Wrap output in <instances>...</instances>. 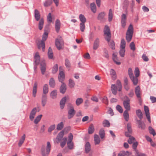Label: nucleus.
Masks as SVG:
<instances>
[{"label":"nucleus","mask_w":156,"mask_h":156,"mask_svg":"<svg viewBox=\"0 0 156 156\" xmlns=\"http://www.w3.org/2000/svg\"><path fill=\"white\" fill-rule=\"evenodd\" d=\"M51 145L49 142H47V145L45 149L44 146H42L41 148V152L42 156H48L50 151Z\"/></svg>","instance_id":"1"},{"label":"nucleus","mask_w":156,"mask_h":156,"mask_svg":"<svg viewBox=\"0 0 156 156\" xmlns=\"http://www.w3.org/2000/svg\"><path fill=\"white\" fill-rule=\"evenodd\" d=\"M133 33V26L130 24L129 27L128 29L126 34V39L128 42H129L131 40Z\"/></svg>","instance_id":"2"},{"label":"nucleus","mask_w":156,"mask_h":156,"mask_svg":"<svg viewBox=\"0 0 156 156\" xmlns=\"http://www.w3.org/2000/svg\"><path fill=\"white\" fill-rule=\"evenodd\" d=\"M48 33L45 31L42 35V40L38 45V48H40L41 47L42 48L43 51H44L45 48V43L44 41L47 39L48 37Z\"/></svg>","instance_id":"3"},{"label":"nucleus","mask_w":156,"mask_h":156,"mask_svg":"<svg viewBox=\"0 0 156 156\" xmlns=\"http://www.w3.org/2000/svg\"><path fill=\"white\" fill-rule=\"evenodd\" d=\"M104 32V34L105 35V38L108 41L110 40L111 34L110 28L107 25L105 26Z\"/></svg>","instance_id":"4"},{"label":"nucleus","mask_w":156,"mask_h":156,"mask_svg":"<svg viewBox=\"0 0 156 156\" xmlns=\"http://www.w3.org/2000/svg\"><path fill=\"white\" fill-rule=\"evenodd\" d=\"M128 74L129 77L133 82V83L134 85H136L138 83V79L137 77H134V75L132 73V69H129Z\"/></svg>","instance_id":"5"},{"label":"nucleus","mask_w":156,"mask_h":156,"mask_svg":"<svg viewBox=\"0 0 156 156\" xmlns=\"http://www.w3.org/2000/svg\"><path fill=\"white\" fill-rule=\"evenodd\" d=\"M55 45L58 50H60L63 47V41L62 38L59 37L55 40Z\"/></svg>","instance_id":"6"},{"label":"nucleus","mask_w":156,"mask_h":156,"mask_svg":"<svg viewBox=\"0 0 156 156\" xmlns=\"http://www.w3.org/2000/svg\"><path fill=\"white\" fill-rule=\"evenodd\" d=\"M65 79V75L64 72L62 71H60L59 74L58 75V79L59 82L61 83H64Z\"/></svg>","instance_id":"7"},{"label":"nucleus","mask_w":156,"mask_h":156,"mask_svg":"<svg viewBox=\"0 0 156 156\" xmlns=\"http://www.w3.org/2000/svg\"><path fill=\"white\" fill-rule=\"evenodd\" d=\"M144 110L145 112L146 116L148 119V122L150 123H151V118L150 115L149 109L148 106L145 105L144 106Z\"/></svg>","instance_id":"8"},{"label":"nucleus","mask_w":156,"mask_h":156,"mask_svg":"<svg viewBox=\"0 0 156 156\" xmlns=\"http://www.w3.org/2000/svg\"><path fill=\"white\" fill-rule=\"evenodd\" d=\"M76 111L74 109H68L67 117L69 119L73 118L74 115Z\"/></svg>","instance_id":"9"},{"label":"nucleus","mask_w":156,"mask_h":156,"mask_svg":"<svg viewBox=\"0 0 156 156\" xmlns=\"http://www.w3.org/2000/svg\"><path fill=\"white\" fill-rule=\"evenodd\" d=\"M40 58L39 53L36 52L34 56V63L36 65L39 64L40 62Z\"/></svg>","instance_id":"10"},{"label":"nucleus","mask_w":156,"mask_h":156,"mask_svg":"<svg viewBox=\"0 0 156 156\" xmlns=\"http://www.w3.org/2000/svg\"><path fill=\"white\" fill-rule=\"evenodd\" d=\"M141 120L137 119L136 121L137 123L138 124V127L141 129L144 130L145 128V125L144 123Z\"/></svg>","instance_id":"11"},{"label":"nucleus","mask_w":156,"mask_h":156,"mask_svg":"<svg viewBox=\"0 0 156 156\" xmlns=\"http://www.w3.org/2000/svg\"><path fill=\"white\" fill-rule=\"evenodd\" d=\"M37 112L36 108H34L31 111L29 118L31 121H33Z\"/></svg>","instance_id":"12"},{"label":"nucleus","mask_w":156,"mask_h":156,"mask_svg":"<svg viewBox=\"0 0 156 156\" xmlns=\"http://www.w3.org/2000/svg\"><path fill=\"white\" fill-rule=\"evenodd\" d=\"M62 83V84L61 85L59 88V91L61 93L63 94L65 93L67 89L66 85L64 83Z\"/></svg>","instance_id":"13"},{"label":"nucleus","mask_w":156,"mask_h":156,"mask_svg":"<svg viewBox=\"0 0 156 156\" xmlns=\"http://www.w3.org/2000/svg\"><path fill=\"white\" fill-rule=\"evenodd\" d=\"M126 15L124 14H123L122 16L121 23L123 28H124L126 25Z\"/></svg>","instance_id":"14"},{"label":"nucleus","mask_w":156,"mask_h":156,"mask_svg":"<svg viewBox=\"0 0 156 156\" xmlns=\"http://www.w3.org/2000/svg\"><path fill=\"white\" fill-rule=\"evenodd\" d=\"M47 101V97L46 94H42L41 96V104L42 106L44 107Z\"/></svg>","instance_id":"15"},{"label":"nucleus","mask_w":156,"mask_h":156,"mask_svg":"<svg viewBox=\"0 0 156 156\" xmlns=\"http://www.w3.org/2000/svg\"><path fill=\"white\" fill-rule=\"evenodd\" d=\"M67 98L66 96L64 97L61 100L60 102V108L62 109L64 108L66 102Z\"/></svg>","instance_id":"16"},{"label":"nucleus","mask_w":156,"mask_h":156,"mask_svg":"<svg viewBox=\"0 0 156 156\" xmlns=\"http://www.w3.org/2000/svg\"><path fill=\"white\" fill-rule=\"evenodd\" d=\"M117 53L114 52L112 55V59L114 62L117 65L120 64V62L119 61L117 57Z\"/></svg>","instance_id":"17"},{"label":"nucleus","mask_w":156,"mask_h":156,"mask_svg":"<svg viewBox=\"0 0 156 156\" xmlns=\"http://www.w3.org/2000/svg\"><path fill=\"white\" fill-rule=\"evenodd\" d=\"M85 151L86 153H88L91 150V145L90 143L87 142L85 145Z\"/></svg>","instance_id":"18"},{"label":"nucleus","mask_w":156,"mask_h":156,"mask_svg":"<svg viewBox=\"0 0 156 156\" xmlns=\"http://www.w3.org/2000/svg\"><path fill=\"white\" fill-rule=\"evenodd\" d=\"M64 135L63 131H62L58 134L56 139L57 140V143H58L61 141Z\"/></svg>","instance_id":"19"},{"label":"nucleus","mask_w":156,"mask_h":156,"mask_svg":"<svg viewBox=\"0 0 156 156\" xmlns=\"http://www.w3.org/2000/svg\"><path fill=\"white\" fill-rule=\"evenodd\" d=\"M123 105L124 108L126 109L125 110L129 111L130 110V102L127 101H123Z\"/></svg>","instance_id":"20"},{"label":"nucleus","mask_w":156,"mask_h":156,"mask_svg":"<svg viewBox=\"0 0 156 156\" xmlns=\"http://www.w3.org/2000/svg\"><path fill=\"white\" fill-rule=\"evenodd\" d=\"M61 26V23L60 20H56L55 23V29L56 31L58 32L60 29Z\"/></svg>","instance_id":"21"},{"label":"nucleus","mask_w":156,"mask_h":156,"mask_svg":"<svg viewBox=\"0 0 156 156\" xmlns=\"http://www.w3.org/2000/svg\"><path fill=\"white\" fill-rule=\"evenodd\" d=\"M111 89L113 94L114 95H116L117 94L118 90V88L117 86L115 84H112L111 87Z\"/></svg>","instance_id":"22"},{"label":"nucleus","mask_w":156,"mask_h":156,"mask_svg":"<svg viewBox=\"0 0 156 156\" xmlns=\"http://www.w3.org/2000/svg\"><path fill=\"white\" fill-rule=\"evenodd\" d=\"M135 92L137 98H140V88L139 86H137L135 89Z\"/></svg>","instance_id":"23"},{"label":"nucleus","mask_w":156,"mask_h":156,"mask_svg":"<svg viewBox=\"0 0 156 156\" xmlns=\"http://www.w3.org/2000/svg\"><path fill=\"white\" fill-rule=\"evenodd\" d=\"M94 140L95 145L99 144L100 142V139L99 135L95 134L94 136Z\"/></svg>","instance_id":"24"},{"label":"nucleus","mask_w":156,"mask_h":156,"mask_svg":"<svg viewBox=\"0 0 156 156\" xmlns=\"http://www.w3.org/2000/svg\"><path fill=\"white\" fill-rule=\"evenodd\" d=\"M99 40L98 38H96L93 44V49L96 50L99 47Z\"/></svg>","instance_id":"25"},{"label":"nucleus","mask_w":156,"mask_h":156,"mask_svg":"<svg viewBox=\"0 0 156 156\" xmlns=\"http://www.w3.org/2000/svg\"><path fill=\"white\" fill-rule=\"evenodd\" d=\"M40 14L39 11L37 9H35L34 11V17L37 21L39 20L40 18Z\"/></svg>","instance_id":"26"},{"label":"nucleus","mask_w":156,"mask_h":156,"mask_svg":"<svg viewBox=\"0 0 156 156\" xmlns=\"http://www.w3.org/2000/svg\"><path fill=\"white\" fill-rule=\"evenodd\" d=\"M37 83L36 82L34 84L33 89V95L34 97H35L36 96V94L37 91Z\"/></svg>","instance_id":"27"},{"label":"nucleus","mask_w":156,"mask_h":156,"mask_svg":"<svg viewBox=\"0 0 156 156\" xmlns=\"http://www.w3.org/2000/svg\"><path fill=\"white\" fill-rule=\"evenodd\" d=\"M110 75L113 80H115L117 78L116 72L113 69H111L110 71Z\"/></svg>","instance_id":"28"},{"label":"nucleus","mask_w":156,"mask_h":156,"mask_svg":"<svg viewBox=\"0 0 156 156\" xmlns=\"http://www.w3.org/2000/svg\"><path fill=\"white\" fill-rule=\"evenodd\" d=\"M44 20L42 18L40 19L38 24V29L40 30H41L44 26Z\"/></svg>","instance_id":"29"},{"label":"nucleus","mask_w":156,"mask_h":156,"mask_svg":"<svg viewBox=\"0 0 156 156\" xmlns=\"http://www.w3.org/2000/svg\"><path fill=\"white\" fill-rule=\"evenodd\" d=\"M49 83L50 87L54 88L55 87V82L53 78L52 77L50 79Z\"/></svg>","instance_id":"30"},{"label":"nucleus","mask_w":156,"mask_h":156,"mask_svg":"<svg viewBox=\"0 0 156 156\" xmlns=\"http://www.w3.org/2000/svg\"><path fill=\"white\" fill-rule=\"evenodd\" d=\"M57 90H54L51 92L50 96L52 98L54 99L57 98Z\"/></svg>","instance_id":"31"},{"label":"nucleus","mask_w":156,"mask_h":156,"mask_svg":"<svg viewBox=\"0 0 156 156\" xmlns=\"http://www.w3.org/2000/svg\"><path fill=\"white\" fill-rule=\"evenodd\" d=\"M129 110H125L123 114L124 118L126 122H128L129 119V114L128 113V111Z\"/></svg>","instance_id":"32"},{"label":"nucleus","mask_w":156,"mask_h":156,"mask_svg":"<svg viewBox=\"0 0 156 156\" xmlns=\"http://www.w3.org/2000/svg\"><path fill=\"white\" fill-rule=\"evenodd\" d=\"M90 8L91 11L94 13L96 12V7L94 3H92L90 4Z\"/></svg>","instance_id":"33"},{"label":"nucleus","mask_w":156,"mask_h":156,"mask_svg":"<svg viewBox=\"0 0 156 156\" xmlns=\"http://www.w3.org/2000/svg\"><path fill=\"white\" fill-rule=\"evenodd\" d=\"M48 92V86L47 84H45L43 87V94H46Z\"/></svg>","instance_id":"34"},{"label":"nucleus","mask_w":156,"mask_h":156,"mask_svg":"<svg viewBox=\"0 0 156 156\" xmlns=\"http://www.w3.org/2000/svg\"><path fill=\"white\" fill-rule=\"evenodd\" d=\"M136 113L137 116L140 119V120H141L143 118V114L141 110L140 109L136 110Z\"/></svg>","instance_id":"35"},{"label":"nucleus","mask_w":156,"mask_h":156,"mask_svg":"<svg viewBox=\"0 0 156 156\" xmlns=\"http://www.w3.org/2000/svg\"><path fill=\"white\" fill-rule=\"evenodd\" d=\"M94 130V128L93 124H91L89 126L88 129V133L89 134H92Z\"/></svg>","instance_id":"36"},{"label":"nucleus","mask_w":156,"mask_h":156,"mask_svg":"<svg viewBox=\"0 0 156 156\" xmlns=\"http://www.w3.org/2000/svg\"><path fill=\"white\" fill-rule=\"evenodd\" d=\"M48 58L49 59H52L53 58V55L52 51L51 48H49L48 50Z\"/></svg>","instance_id":"37"},{"label":"nucleus","mask_w":156,"mask_h":156,"mask_svg":"<svg viewBox=\"0 0 156 156\" xmlns=\"http://www.w3.org/2000/svg\"><path fill=\"white\" fill-rule=\"evenodd\" d=\"M83 102V99L82 98H77L76 101V104L77 106H78L81 104Z\"/></svg>","instance_id":"38"},{"label":"nucleus","mask_w":156,"mask_h":156,"mask_svg":"<svg viewBox=\"0 0 156 156\" xmlns=\"http://www.w3.org/2000/svg\"><path fill=\"white\" fill-rule=\"evenodd\" d=\"M25 134H23V136H22L21 139H20L18 143V146L19 147H21L22 144L24 142V141L25 140Z\"/></svg>","instance_id":"39"},{"label":"nucleus","mask_w":156,"mask_h":156,"mask_svg":"<svg viewBox=\"0 0 156 156\" xmlns=\"http://www.w3.org/2000/svg\"><path fill=\"white\" fill-rule=\"evenodd\" d=\"M69 86L71 88H73L75 85V83L74 81L71 79H69Z\"/></svg>","instance_id":"40"},{"label":"nucleus","mask_w":156,"mask_h":156,"mask_svg":"<svg viewBox=\"0 0 156 156\" xmlns=\"http://www.w3.org/2000/svg\"><path fill=\"white\" fill-rule=\"evenodd\" d=\"M64 127V124L63 122H61L57 126L56 129L58 130H60L63 129Z\"/></svg>","instance_id":"41"},{"label":"nucleus","mask_w":156,"mask_h":156,"mask_svg":"<svg viewBox=\"0 0 156 156\" xmlns=\"http://www.w3.org/2000/svg\"><path fill=\"white\" fill-rule=\"evenodd\" d=\"M99 135L101 139H102L104 137L105 132L104 130L103 129H100L99 131Z\"/></svg>","instance_id":"42"},{"label":"nucleus","mask_w":156,"mask_h":156,"mask_svg":"<svg viewBox=\"0 0 156 156\" xmlns=\"http://www.w3.org/2000/svg\"><path fill=\"white\" fill-rule=\"evenodd\" d=\"M42 115H40L37 116L35 119L34 121V122L35 124H37L41 120Z\"/></svg>","instance_id":"43"},{"label":"nucleus","mask_w":156,"mask_h":156,"mask_svg":"<svg viewBox=\"0 0 156 156\" xmlns=\"http://www.w3.org/2000/svg\"><path fill=\"white\" fill-rule=\"evenodd\" d=\"M79 19L81 22V23H85L86 21V20L84 16L82 14H80L79 15Z\"/></svg>","instance_id":"44"},{"label":"nucleus","mask_w":156,"mask_h":156,"mask_svg":"<svg viewBox=\"0 0 156 156\" xmlns=\"http://www.w3.org/2000/svg\"><path fill=\"white\" fill-rule=\"evenodd\" d=\"M108 44L110 47L112 48V49H115V44L114 42L113 41H110V40L108 41Z\"/></svg>","instance_id":"45"},{"label":"nucleus","mask_w":156,"mask_h":156,"mask_svg":"<svg viewBox=\"0 0 156 156\" xmlns=\"http://www.w3.org/2000/svg\"><path fill=\"white\" fill-rule=\"evenodd\" d=\"M52 3V0H47L44 3V5L45 7H48Z\"/></svg>","instance_id":"46"},{"label":"nucleus","mask_w":156,"mask_h":156,"mask_svg":"<svg viewBox=\"0 0 156 156\" xmlns=\"http://www.w3.org/2000/svg\"><path fill=\"white\" fill-rule=\"evenodd\" d=\"M148 129L149 133L151 134H152L154 136L156 134L154 130L151 126H150L149 127Z\"/></svg>","instance_id":"47"},{"label":"nucleus","mask_w":156,"mask_h":156,"mask_svg":"<svg viewBox=\"0 0 156 156\" xmlns=\"http://www.w3.org/2000/svg\"><path fill=\"white\" fill-rule=\"evenodd\" d=\"M67 145L68 148L70 150H72L73 148L74 144L72 142H67Z\"/></svg>","instance_id":"48"},{"label":"nucleus","mask_w":156,"mask_h":156,"mask_svg":"<svg viewBox=\"0 0 156 156\" xmlns=\"http://www.w3.org/2000/svg\"><path fill=\"white\" fill-rule=\"evenodd\" d=\"M113 18L112 12L111 9H110L108 14V20L109 22L111 21Z\"/></svg>","instance_id":"49"},{"label":"nucleus","mask_w":156,"mask_h":156,"mask_svg":"<svg viewBox=\"0 0 156 156\" xmlns=\"http://www.w3.org/2000/svg\"><path fill=\"white\" fill-rule=\"evenodd\" d=\"M105 16V13L104 12H101L100 13L98 16V19L99 20L103 19Z\"/></svg>","instance_id":"50"},{"label":"nucleus","mask_w":156,"mask_h":156,"mask_svg":"<svg viewBox=\"0 0 156 156\" xmlns=\"http://www.w3.org/2000/svg\"><path fill=\"white\" fill-rule=\"evenodd\" d=\"M135 140V138L131 136L129 137V139L127 141L129 144H131L134 143Z\"/></svg>","instance_id":"51"},{"label":"nucleus","mask_w":156,"mask_h":156,"mask_svg":"<svg viewBox=\"0 0 156 156\" xmlns=\"http://www.w3.org/2000/svg\"><path fill=\"white\" fill-rule=\"evenodd\" d=\"M103 125L104 127H109L110 126V123L108 120H105L103 122Z\"/></svg>","instance_id":"52"},{"label":"nucleus","mask_w":156,"mask_h":156,"mask_svg":"<svg viewBox=\"0 0 156 156\" xmlns=\"http://www.w3.org/2000/svg\"><path fill=\"white\" fill-rule=\"evenodd\" d=\"M126 46V42L124 39H122L121 40L120 44V48H121L125 49Z\"/></svg>","instance_id":"53"},{"label":"nucleus","mask_w":156,"mask_h":156,"mask_svg":"<svg viewBox=\"0 0 156 156\" xmlns=\"http://www.w3.org/2000/svg\"><path fill=\"white\" fill-rule=\"evenodd\" d=\"M116 109L120 113H122L123 111V109L121 106L119 105H117L116 107Z\"/></svg>","instance_id":"54"},{"label":"nucleus","mask_w":156,"mask_h":156,"mask_svg":"<svg viewBox=\"0 0 156 156\" xmlns=\"http://www.w3.org/2000/svg\"><path fill=\"white\" fill-rule=\"evenodd\" d=\"M125 49L121 48L119 51V53L120 55L122 57H124L125 55Z\"/></svg>","instance_id":"55"},{"label":"nucleus","mask_w":156,"mask_h":156,"mask_svg":"<svg viewBox=\"0 0 156 156\" xmlns=\"http://www.w3.org/2000/svg\"><path fill=\"white\" fill-rule=\"evenodd\" d=\"M52 19L51 14L49 13L47 17V20L48 23H50L52 22Z\"/></svg>","instance_id":"56"},{"label":"nucleus","mask_w":156,"mask_h":156,"mask_svg":"<svg viewBox=\"0 0 156 156\" xmlns=\"http://www.w3.org/2000/svg\"><path fill=\"white\" fill-rule=\"evenodd\" d=\"M80 28L82 32H83L85 29V23H80Z\"/></svg>","instance_id":"57"},{"label":"nucleus","mask_w":156,"mask_h":156,"mask_svg":"<svg viewBox=\"0 0 156 156\" xmlns=\"http://www.w3.org/2000/svg\"><path fill=\"white\" fill-rule=\"evenodd\" d=\"M55 128V124L52 125L50 126L48 129V132H51L52 130H53Z\"/></svg>","instance_id":"58"},{"label":"nucleus","mask_w":156,"mask_h":156,"mask_svg":"<svg viewBox=\"0 0 156 156\" xmlns=\"http://www.w3.org/2000/svg\"><path fill=\"white\" fill-rule=\"evenodd\" d=\"M127 129L128 131L127 132H128L129 133H132V131L130 123H128L127 124Z\"/></svg>","instance_id":"59"},{"label":"nucleus","mask_w":156,"mask_h":156,"mask_svg":"<svg viewBox=\"0 0 156 156\" xmlns=\"http://www.w3.org/2000/svg\"><path fill=\"white\" fill-rule=\"evenodd\" d=\"M70 127L68 126L65 127L62 131H63L64 133H67L70 131Z\"/></svg>","instance_id":"60"},{"label":"nucleus","mask_w":156,"mask_h":156,"mask_svg":"<svg viewBox=\"0 0 156 156\" xmlns=\"http://www.w3.org/2000/svg\"><path fill=\"white\" fill-rule=\"evenodd\" d=\"M73 138V136L71 133H70L68 136V141L67 142H72Z\"/></svg>","instance_id":"61"},{"label":"nucleus","mask_w":156,"mask_h":156,"mask_svg":"<svg viewBox=\"0 0 156 156\" xmlns=\"http://www.w3.org/2000/svg\"><path fill=\"white\" fill-rule=\"evenodd\" d=\"M134 74L135 77H138L140 75V71L139 69H135Z\"/></svg>","instance_id":"62"},{"label":"nucleus","mask_w":156,"mask_h":156,"mask_svg":"<svg viewBox=\"0 0 156 156\" xmlns=\"http://www.w3.org/2000/svg\"><path fill=\"white\" fill-rule=\"evenodd\" d=\"M130 49L134 51L135 50V45L133 42H132L130 44Z\"/></svg>","instance_id":"63"},{"label":"nucleus","mask_w":156,"mask_h":156,"mask_svg":"<svg viewBox=\"0 0 156 156\" xmlns=\"http://www.w3.org/2000/svg\"><path fill=\"white\" fill-rule=\"evenodd\" d=\"M150 99L152 103L156 102V98L152 96L150 97Z\"/></svg>","instance_id":"64"}]
</instances>
